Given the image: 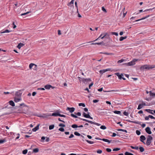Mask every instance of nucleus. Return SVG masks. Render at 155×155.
Here are the masks:
<instances>
[{
    "instance_id": "nucleus-58",
    "label": "nucleus",
    "mask_w": 155,
    "mask_h": 155,
    "mask_svg": "<svg viewBox=\"0 0 155 155\" xmlns=\"http://www.w3.org/2000/svg\"><path fill=\"white\" fill-rule=\"evenodd\" d=\"M81 120H83V121H85L86 122H88V121H89V120H87V119H82V118H79Z\"/></svg>"
},
{
    "instance_id": "nucleus-16",
    "label": "nucleus",
    "mask_w": 155,
    "mask_h": 155,
    "mask_svg": "<svg viewBox=\"0 0 155 155\" xmlns=\"http://www.w3.org/2000/svg\"><path fill=\"white\" fill-rule=\"evenodd\" d=\"M21 100V99L20 97L19 98H16V97H15L14 98V101L15 102H18Z\"/></svg>"
},
{
    "instance_id": "nucleus-3",
    "label": "nucleus",
    "mask_w": 155,
    "mask_h": 155,
    "mask_svg": "<svg viewBox=\"0 0 155 155\" xmlns=\"http://www.w3.org/2000/svg\"><path fill=\"white\" fill-rule=\"evenodd\" d=\"M138 59H134L131 61L127 63L128 66H130L134 65L135 64V62L137 61Z\"/></svg>"
},
{
    "instance_id": "nucleus-46",
    "label": "nucleus",
    "mask_w": 155,
    "mask_h": 155,
    "mask_svg": "<svg viewBox=\"0 0 155 155\" xmlns=\"http://www.w3.org/2000/svg\"><path fill=\"white\" fill-rule=\"evenodd\" d=\"M124 61V60L123 59H121V60H120L117 61L118 63H121L122 62H123Z\"/></svg>"
},
{
    "instance_id": "nucleus-15",
    "label": "nucleus",
    "mask_w": 155,
    "mask_h": 155,
    "mask_svg": "<svg viewBox=\"0 0 155 155\" xmlns=\"http://www.w3.org/2000/svg\"><path fill=\"white\" fill-rule=\"evenodd\" d=\"M145 111L151 114H153V110H151L149 109H146L145 110Z\"/></svg>"
},
{
    "instance_id": "nucleus-30",
    "label": "nucleus",
    "mask_w": 155,
    "mask_h": 155,
    "mask_svg": "<svg viewBox=\"0 0 155 155\" xmlns=\"http://www.w3.org/2000/svg\"><path fill=\"white\" fill-rule=\"evenodd\" d=\"M113 112L114 113L118 114H121V112L120 111L116 110L113 111Z\"/></svg>"
},
{
    "instance_id": "nucleus-54",
    "label": "nucleus",
    "mask_w": 155,
    "mask_h": 155,
    "mask_svg": "<svg viewBox=\"0 0 155 155\" xmlns=\"http://www.w3.org/2000/svg\"><path fill=\"white\" fill-rule=\"evenodd\" d=\"M148 117H149V118L152 119H155V118L154 117H153V116L151 115H148Z\"/></svg>"
},
{
    "instance_id": "nucleus-7",
    "label": "nucleus",
    "mask_w": 155,
    "mask_h": 155,
    "mask_svg": "<svg viewBox=\"0 0 155 155\" xmlns=\"http://www.w3.org/2000/svg\"><path fill=\"white\" fill-rule=\"evenodd\" d=\"M140 141L143 142L144 144H145V143L144 142V141L146 139L145 137L143 135H141L140 136Z\"/></svg>"
},
{
    "instance_id": "nucleus-2",
    "label": "nucleus",
    "mask_w": 155,
    "mask_h": 155,
    "mask_svg": "<svg viewBox=\"0 0 155 155\" xmlns=\"http://www.w3.org/2000/svg\"><path fill=\"white\" fill-rule=\"evenodd\" d=\"M143 68L145 69H152L155 67L154 65H145L143 66Z\"/></svg>"
},
{
    "instance_id": "nucleus-29",
    "label": "nucleus",
    "mask_w": 155,
    "mask_h": 155,
    "mask_svg": "<svg viewBox=\"0 0 155 155\" xmlns=\"http://www.w3.org/2000/svg\"><path fill=\"white\" fill-rule=\"evenodd\" d=\"M33 152H34L35 153H36L38 152L39 149L38 148H35L33 150Z\"/></svg>"
},
{
    "instance_id": "nucleus-17",
    "label": "nucleus",
    "mask_w": 155,
    "mask_h": 155,
    "mask_svg": "<svg viewBox=\"0 0 155 155\" xmlns=\"http://www.w3.org/2000/svg\"><path fill=\"white\" fill-rule=\"evenodd\" d=\"M103 140L104 142H108L109 143H110L111 140H109L107 139H105L104 138L102 139L101 140Z\"/></svg>"
},
{
    "instance_id": "nucleus-57",
    "label": "nucleus",
    "mask_w": 155,
    "mask_h": 155,
    "mask_svg": "<svg viewBox=\"0 0 155 155\" xmlns=\"http://www.w3.org/2000/svg\"><path fill=\"white\" fill-rule=\"evenodd\" d=\"M75 114L78 116H81V113L80 112L75 113Z\"/></svg>"
},
{
    "instance_id": "nucleus-41",
    "label": "nucleus",
    "mask_w": 155,
    "mask_h": 155,
    "mask_svg": "<svg viewBox=\"0 0 155 155\" xmlns=\"http://www.w3.org/2000/svg\"><path fill=\"white\" fill-rule=\"evenodd\" d=\"M100 128L102 129L105 130L106 129V127L105 126L102 125L100 127Z\"/></svg>"
},
{
    "instance_id": "nucleus-12",
    "label": "nucleus",
    "mask_w": 155,
    "mask_h": 155,
    "mask_svg": "<svg viewBox=\"0 0 155 155\" xmlns=\"http://www.w3.org/2000/svg\"><path fill=\"white\" fill-rule=\"evenodd\" d=\"M39 125H40L39 124H38L37 125V126L35 127V128H33L32 129V131H33V132H35L37 130H38L39 129Z\"/></svg>"
},
{
    "instance_id": "nucleus-8",
    "label": "nucleus",
    "mask_w": 155,
    "mask_h": 155,
    "mask_svg": "<svg viewBox=\"0 0 155 155\" xmlns=\"http://www.w3.org/2000/svg\"><path fill=\"white\" fill-rule=\"evenodd\" d=\"M114 74L118 77V78L119 79L121 80L122 79V76H123V74H120L119 73L117 72L115 73Z\"/></svg>"
},
{
    "instance_id": "nucleus-63",
    "label": "nucleus",
    "mask_w": 155,
    "mask_h": 155,
    "mask_svg": "<svg viewBox=\"0 0 155 155\" xmlns=\"http://www.w3.org/2000/svg\"><path fill=\"white\" fill-rule=\"evenodd\" d=\"M5 141V140H0V143H4Z\"/></svg>"
},
{
    "instance_id": "nucleus-9",
    "label": "nucleus",
    "mask_w": 155,
    "mask_h": 155,
    "mask_svg": "<svg viewBox=\"0 0 155 155\" xmlns=\"http://www.w3.org/2000/svg\"><path fill=\"white\" fill-rule=\"evenodd\" d=\"M145 130L146 132L148 134H152V132L150 130V129L149 127H146Z\"/></svg>"
},
{
    "instance_id": "nucleus-5",
    "label": "nucleus",
    "mask_w": 155,
    "mask_h": 155,
    "mask_svg": "<svg viewBox=\"0 0 155 155\" xmlns=\"http://www.w3.org/2000/svg\"><path fill=\"white\" fill-rule=\"evenodd\" d=\"M146 105L145 103H144L143 102H142V104H140L139 105L138 107L137 108V109L138 110H140V109L142 108L143 106H146Z\"/></svg>"
},
{
    "instance_id": "nucleus-60",
    "label": "nucleus",
    "mask_w": 155,
    "mask_h": 155,
    "mask_svg": "<svg viewBox=\"0 0 155 155\" xmlns=\"http://www.w3.org/2000/svg\"><path fill=\"white\" fill-rule=\"evenodd\" d=\"M93 102L94 103H96L98 102L99 101V100H93Z\"/></svg>"
},
{
    "instance_id": "nucleus-40",
    "label": "nucleus",
    "mask_w": 155,
    "mask_h": 155,
    "mask_svg": "<svg viewBox=\"0 0 155 155\" xmlns=\"http://www.w3.org/2000/svg\"><path fill=\"white\" fill-rule=\"evenodd\" d=\"M74 2V0H72L70 3H69L68 5L69 6L71 5H73Z\"/></svg>"
},
{
    "instance_id": "nucleus-59",
    "label": "nucleus",
    "mask_w": 155,
    "mask_h": 155,
    "mask_svg": "<svg viewBox=\"0 0 155 155\" xmlns=\"http://www.w3.org/2000/svg\"><path fill=\"white\" fill-rule=\"evenodd\" d=\"M12 25H13V28H15L16 27V26L15 25V23L14 22H13L12 23Z\"/></svg>"
},
{
    "instance_id": "nucleus-64",
    "label": "nucleus",
    "mask_w": 155,
    "mask_h": 155,
    "mask_svg": "<svg viewBox=\"0 0 155 155\" xmlns=\"http://www.w3.org/2000/svg\"><path fill=\"white\" fill-rule=\"evenodd\" d=\"M74 137V135L73 134H71L70 135V136L69 137V138H73Z\"/></svg>"
},
{
    "instance_id": "nucleus-4",
    "label": "nucleus",
    "mask_w": 155,
    "mask_h": 155,
    "mask_svg": "<svg viewBox=\"0 0 155 155\" xmlns=\"http://www.w3.org/2000/svg\"><path fill=\"white\" fill-rule=\"evenodd\" d=\"M60 112L58 110H57L55 113H53L52 114H48V116H59L60 114Z\"/></svg>"
},
{
    "instance_id": "nucleus-42",
    "label": "nucleus",
    "mask_w": 155,
    "mask_h": 155,
    "mask_svg": "<svg viewBox=\"0 0 155 155\" xmlns=\"http://www.w3.org/2000/svg\"><path fill=\"white\" fill-rule=\"evenodd\" d=\"M28 152V150L26 149H25L24 150H23L22 151V153L24 154H25L27 153Z\"/></svg>"
},
{
    "instance_id": "nucleus-28",
    "label": "nucleus",
    "mask_w": 155,
    "mask_h": 155,
    "mask_svg": "<svg viewBox=\"0 0 155 155\" xmlns=\"http://www.w3.org/2000/svg\"><path fill=\"white\" fill-rule=\"evenodd\" d=\"M103 42L102 41V42H99V43H92L91 44V45H96V44H97L98 45H100L103 44Z\"/></svg>"
},
{
    "instance_id": "nucleus-61",
    "label": "nucleus",
    "mask_w": 155,
    "mask_h": 155,
    "mask_svg": "<svg viewBox=\"0 0 155 155\" xmlns=\"http://www.w3.org/2000/svg\"><path fill=\"white\" fill-rule=\"evenodd\" d=\"M106 151L108 152H110L111 151V150L110 148H107Z\"/></svg>"
},
{
    "instance_id": "nucleus-50",
    "label": "nucleus",
    "mask_w": 155,
    "mask_h": 155,
    "mask_svg": "<svg viewBox=\"0 0 155 155\" xmlns=\"http://www.w3.org/2000/svg\"><path fill=\"white\" fill-rule=\"evenodd\" d=\"M59 126L60 127H64L65 126V125L64 124H59Z\"/></svg>"
},
{
    "instance_id": "nucleus-31",
    "label": "nucleus",
    "mask_w": 155,
    "mask_h": 155,
    "mask_svg": "<svg viewBox=\"0 0 155 155\" xmlns=\"http://www.w3.org/2000/svg\"><path fill=\"white\" fill-rule=\"evenodd\" d=\"M85 141L88 143L90 144H92L94 143V142L92 141H90L88 140H86Z\"/></svg>"
},
{
    "instance_id": "nucleus-14",
    "label": "nucleus",
    "mask_w": 155,
    "mask_h": 155,
    "mask_svg": "<svg viewBox=\"0 0 155 155\" xmlns=\"http://www.w3.org/2000/svg\"><path fill=\"white\" fill-rule=\"evenodd\" d=\"M149 17H150V15H148L146 16L145 17H144L142 18H141L140 19H138V20H136L135 21H140V20H143L145 19L146 18Z\"/></svg>"
},
{
    "instance_id": "nucleus-47",
    "label": "nucleus",
    "mask_w": 155,
    "mask_h": 155,
    "mask_svg": "<svg viewBox=\"0 0 155 155\" xmlns=\"http://www.w3.org/2000/svg\"><path fill=\"white\" fill-rule=\"evenodd\" d=\"M97 153H98L101 154V153H102V150H98L97 151Z\"/></svg>"
},
{
    "instance_id": "nucleus-33",
    "label": "nucleus",
    "mask_w": 155,
    "mask_h": 155,
    "mask_svg": "<svg viewBox=\"0 0 155 155\" xmlns=\"http://www.w3.org/2000/svg\"><path fill=\"white\" fill-rule=\"evenodd\" d=\"M54 125H50L49 126V129L50 130L53 129L54 128Z\"/></svg>"
},
{
    "instance_id": "nucleus-52",
    "label": "nucleus",
    "mask_w": 155,
    "mask_h": 155,
    "mask_svg": "<svg viewBox=\"0 0 155 155\" xmlns=\"http://www.w3.org/2000/svg\"><path fill=\"white\" fill-rule=\"evenodd\" d=\"M104 34H101L95 40H94V41H97V40L99 39L101 37H102V36Z\"/></svg>"
},
{
    "instance_id": "nucleus-36",
    "label": "nucleus",
    "mask_w": 155,
    "mask_h": 155,
    "mask_svg": "<svg viewBox=\"0 0 155 155\" xmlns=\"http://www.w3.org/2000/svg\"><path fill=\"white\" fill-rule=\"evenodd\" d=\"M154 8H155L154 7L152 8L147 9L145 10L143 12H145L148 11H152V10L153 9H154Z\"/></svg>"
},
{
    "instance_id": "nucleus-27",
    "label": "nucleus",
    "mask_w": 155,
    "mask_h": 155,
    "mask_svg": "<svg viewBox=\"0 0 155 155\" xmlns=\"http://www.w3.org/2000/svg\"><path fill=\"white\" fill-rule=\"evenodd\" d=\"M127 38V36H125L124 37H121L119 39V40L120 41H122L123 40Z\"/></svg>"
},
{
    "instance_id": "nucleus-24",
    "label": "nucleus",
    "mask_w": 155,
    "mask_h": 155,
    "mask_svg": "<svg viewBox=\"0 0 155 155\" xmlns=\"http://www.w3.org/2000/svg\"><path fill=\"white\" fill-rule=\"evenodd\" d=\"M21 94V93L19 91H17L15 93V95L20 97Z\"/></svg>"
},
{
    "instance_id": "nucleus-44",
    "label": "nucleus",
    "mask_w": 155,
    "mask_h": 155,
    "mask_svg": "<svg viewBox=\"0 0 155 155\" xmlns=\"http://www.w3.org/2000/svg\"><path fill=\"white\" fill-rule=\"evenodd\" d=\"M58 130L59 131L61 132H64V129L62 127L59 128Z\"/></svg>"
},
{
    "instance_id": "nucleus-26",
    "label": "nucleus",
    "mask_w": 155,
    "mask_h": 155,
    "mask_svg": "<svg viewBox=\"0 0 155 155\" xmlns=\"http://www.w3.org/2000/svg\"><path fill=\"white\" fill-rule=\"evenodd\" d=\"M100 53L104 54H106V55H114V54H113V53H107V52H100Z\"/></svg>"
},
{
    "instance_id": "nucleus-19",
    "label": "nucleus",
    "mask_w": 155,
    "mask_h": 155,
    "mask_svg": "<svg viewBox=\"0 0 155 155\" xmlns=\"http://www.w3.org/2000/svg\"><path fill=\"white\" fill-rule=\"evenodd\" d=\"M24 45V44L23 43H20L18 44L17 46L18 48L20 49L21 47H23Z\"/></svg>"
},
{
    "instance_id": "nucleus-1",
    "label": "nucleus",
    "mask_w": 155,
    "mask_h": 155,
    "mask_svg": "<svg viewBox=\"0 0 155 155\" xmlns=\"http://www.w3.org/2000/svg\"><path fill=\"white\" fill-rule=\"evenodd\" d=\"M153 139V137L151 135H149L148 136L146 142V144L147 146H149L151 142V140Z\"/></svg>"
},
{
    "instance_id": "nucleus-45",
    "label": "nucleus",
    "mask_w": 155,
    "mask_h": 155,
    "mask_svg": "<svg viewBox=\"0 0 155 155\" xmlns=\"http://www.w3.org/2000/svg\"><path fill=\"white\" fill-rule=\"evenodd\" d=\"M136 133L138 135H139L140 134V132L138 130H137Z\"/></svg>"
},
{
    "instance_id": "nucleus-32",
    "label": "nucleus",
    "mask_w": 155,
    "mask_h": 155,
    "mask_svg": "<svg viewBox=\"0 0 155 155\" xmlns=\"http://www.w3.org/2000/svg\"><path fill=\"white\" fill-rule=\"evenodd\" d=\"M11 31H9L8 30H5V31H3V32H2L1 33V34H2V33H9V32H10Z\"/></svg>"
},
{
    "instance_id": "nucleus-38",
    "label": "nucleus",
    "mask_w": 155,
    "mask_h": 155,
    "mask_svg": "<svg viewBox=\"0 0 155 155\" xmlns=\"http://www.w3.org/2000/svg\"><path fill=\"white\" fill-rule=\"evenodd\" d=\"M125 155H134L132 153H130L128 152H126L125 153Z\"/></svg>"
},
{
    "instance_id": "nucleus-35",
    "label": "nucleus",
    "mask_w": 155,
    "mask_h": 155,
    "mask_svg": "<svg viewBox=\"0 0 155 155\" xmlns=\"http://www.w3.org/2000/svg\"><path fill=\"white\" fill-rule=\"evenodd\" d=\"M71 127L73 128H75L78 127V126L76 124H74L71 125Z\"/></svg>"
},
{
    "instance_id": "nucleus-56",
    "label": "nucleus",
    "mask_w": 155,
    "mask_h": 155,
    "mask_svg": "<svg viewBox=\"0 0 155 155\" xmlns=\"http://www.w3.org/2000/svg\"><path fill=\"white\" fill-rule=\"evenodd\" d=\"M102 10L104 12H107V11H106V9L104 8V7H102Z\"/></svg>"
},
{
    "instance_id": "nucleus-62",
    "label": "nucleus",
    "mask_w": 155,
    "mask_h": 155,
    "mask_svg": "<svg viewBox=\"0 0 155 155\" xmlns=\"http://www.w3.org/2000/svg\"><path fill=\"white\" fill-rule=\"evenodd\" d=\"M88 123H90L91 124H94L95 125V122H93L92 121L89 120Z\"/></svg>"
},
{
    "instance_id": "nucleus-25",
    "label": "nucleus",
    "mask_w": 155,
    "mask_h": 155,
    "mask_svg": "<svg viewBox=\"0 0 155 155\" xmlns=\"http://www.w3.org/2000/svg\"><path fill=\"white\" fill-rule=\"evenodd\" d=\"M9 104L13 107H14L15 106V103L14 102L12 101H9Z\"/></svg>"
},
{
    "instance_id": "nucleus-51",
    "label": "nucleus",
    "mask_w": 155,
    "mask_h": 155,
    "mask_svg": "<svg viewBox=\"0 0 155 155\" xmlns=\"http://www.w3.org/2000/svg\"><path fill=\"white\" fill-rule=\"evenodd\" d=\"M120 149L119 148H114L113 149V151H117L120 150Z\"/></svg>"
},
{
    "instance_id": "nucleus-53",
    "label": "nucleus",
    "mask_w": 155,
    "mask_h": 155,
    "mask_svg": "<svg viewBox=\"0 0 155 155\" xmlns=\"http://www.w3.org/2000/svg\"><path fill=\"white\" fill-rule=\"evenodd\" d=\"M112 35H115L117 36L118 35V33L116 32H112Z\"/></svg>"
},
{
    "instance_id": "nucleus-37",
    "label": "nucleus",
    "mask_w": 155,
    "mask_h": 155,
    "mask_svg": "<svg viewBox=\"0 0 155 155\" xmlns=\"http://www.w3.org/2000/svg\"><path fill=\"white\" fill-rule=\"evenodd\" d=\"M78 105L79 106H82L84 107H85V104H84V103H79V104H78Z\"/></svg>"
},
{
    "instance_id": "nucleus-39",
    "label": "nucleus",
    "mask_w": 155,
    "mask_h": 155,
    "mask_svg": "<svg viewBox=\"0 0 155 155\" xmlns=\"http://www.w3.org/2000/svg\"><path fill=\"white\" fill-rule=\"evenodd\" d=\"M74 134L75 135L77 136H80L81 135L80 133H78V132H77V131L75 132H74Z\"/></svg>"
},
{
    "instance_id": "nucleus-34",
    "label": "nucleus",
    "mask_w": 155,
    "mask_h": 155,
    "mask_svg": "<svg viewBox=\"0 0 155 155\" xmlns=\"http://www.w3.org/2000/svg\"><path fill=\"white\" fill-rule=\"evenodd\" d=\"M139 149L140 150V151L141 152H143L144 150V149L143 147H140L139 148Z\"/></svg>"
},
{
    "instance_id": "nucleus-20",
    "label": "nucleus",
    "mask_w": 155,
    "mask_h": 155,
    "mask_svg": "<svg viewBox=\"0 0 155 155\" xmlns=\"http://www.w3.org/2000/svg\"><path fill=\"white\" fill-rule=\"evenodd\" d=\"M130 122H131L132 123H133L135 124L141 125V122L139 121H129Z\"/></svg>"
},
{
    "instance_id": "nucleus-11",
    "label": "nucleus",
    "mask_w": 155,
    "mask_h": 155,
    "mask_svg": "<svg viewBox=\"0 0 155 155\" xmlns=\"http://www.w3.org/2000/svg\"><path fill=\"white\" fill-rule=\"evenodd\" d=\"M66 110H69L71 113H72L74 111L75 108L74 107L70 108L68 107L67 108Z\"/></svg>"
},
{
    "instance_id": "nucleus-10",
    "label": "nucleus",
    "mask_w": 155,
    "mask_h": 155,
    "mask_svg": "<svg viewBox=\"0 0 155 155\" xmlns=\"http://www.w3.org/2000/svg\"><path fill=\"white\" fill-rule=\"evenodd\" d=\"M82 81L84 83H85L86 82H87L89 81H91V79L90 78H82L81 79Z\"/></svg>"
},
{
    "instance_id": "nucleus-6",
    "label": "nucleus",
    "mask_w": 155,
    "mask_h": 155,
    "mask_svg": "<svg viewBox=\"0 0 155 155\" xmlns=\"http://www.w3.org/2000/svg\"><path fill=\"white\" fill-rule=\"evenodd\" d=\"M110 70L111 69L110 68H107L105 69L101 70L99 71V72L101 74H103L105 72H106Z\"/></svg>"
},
{
    "instance_id": "nucleus-43",
    "label": "nucleus",
    "mask_w": 155,
    "mask_h": 155,
    "mask_svg": "<svg viewBox=\"0 0 155 155\" xmlns=\"http://www.w3.org/2000/svg\"><path fill=\"white\" fill-rule=\"evenodd\" d=\"M123 114L124 115H125L126 116H128V113L125 111L124 112Z\"/></svg>"
},
{
    "instance_id": "nucleus-18",
    "label": "nucleus",
    "mask_w": 155,
    "mask_h": 155,
    "mask_svg": "<svg viewBox=\"0 0 155 155\" xmlns=\"http://www.w3.org/2000/svg\"><path fill=\"white\" fill-rule=\"evenodd\" d=\"M52 86L50 85H46L45 86V88L46 89H49Z\"/></svg>"
},
{
    "instance_id": "nucleus-21",
    "label": "nucleus",
    "mask_w": 155,
    "mask_h": 155,
    "mask_svg": "<svg viewBox=\"0 0 155 155\" xmlns=\"http://www.w3.org/2000/svg\"><path fill=\"white\" fill-rule=\"evenodd\" d=\"M149 93L150 96L153 97H155V93H152L151 91H150Z\"/></svg>"
},
{
    "instance_id": "nucleus-48",
    "label": "nucleus",
    "mask_w": 155,
    "mask_h": 155,
    "mask_svg": "<svg viewBox=\"0 0 155 155\" xmlns=\"http://www.w3.org/2000/svg\"><path fill=\"white\" fill-rule=\"evenodd\" d=\"M30 13V12H27L26 13H22V14H21V16H23V15H26V14H28L29 13Z\"/></svg>"
},
{
    "instance_id": "nucleus-13",
    "label": "nucleus",
    "mask_w": 155,
    "mask_h": 155,
    "mask_svg": "<svg viewBox=\"0 0 155 155\" xmlns=\"http://www.w3.org/2000/svg\"><path fill=\"white\" fill-rule=\"evenodd\" d=\"M33 66H35V68H36L37 67V65L36 64L33 63H31L29 65V68L30 69H31Z\"/></svg>"
},
{
    "instance_id": "nucleus-22",
    "label": "nucleus",
    "mask_w": 155,
    "mask_h": 155,
    "mask_svg": "<svg viewBox=\"0 0 155 155\" xmlns=\"http://www.w3.org/2000/svg\"><path fill=\"white\" fill-rule=\"evenodd\" d=\"M102 34H104L102 36H104L105 37V38H108L109 35L108 34L107 32H105L104 33H103Z\"/></svg>"
},
{
    "instance_id": "nucleus-23",
    "label": "nucleus",
    "mask_w": 155,
    "mask_h": 155,
    "mask_svg": "<svg viewBox=\"0 0 155 155\" xmlns=\"http://www.w3.org/2000/svg\"><path fill=\"white\" fill-rule=\"evenodd\" d=\"M85 117L87 118H90L91 119H93V118L91 117L89 115V113H88V114H86V115L85 116Z\"/></svg>"
},
{
    "instance_id": "nucleus-55",
    "label": "nucleus",
    "mask_w": 155,
    "mask_h": 155,
    "mask_svg": "<svg viewBox=\"0 0 155 155\" xmlns=\"http://www.w3.org/2000/svg\"><path fill=\"white\" fill-rule=\"evenodd\" d=\"M14 5H15V6H18V7L19 6L21 5V4L20 3H18L15 4Z\"/></svg>"
},
{
    "instance_id": "nucleus-49",
    "label": "nucleus",
    "mask_w": 155,
    "mask_h": 155,
    "mask_svg": "<svg viewBox=\"0 0 155 155\" xmlns=\"http://www.w3.org/2000/svg\"><path fill=\"white\" fill-rule=\"evenodd\" d=\"M71 116L73 117H74L75 118H77L78 117L76 115H75L73 114H71Z\"/></svg>"
}]
</instances>
